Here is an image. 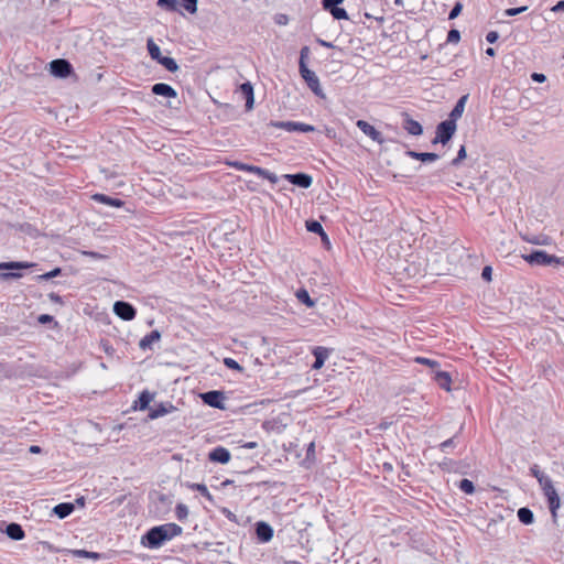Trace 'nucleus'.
Listing matches in <instances>:
<instances>
[{"label":"nucleus","instance_id":"f257e3e1","mask_svg":"<svg viewBox=\"0 0 564 564\" xmlns=\"http://www.w3.org/2000/svg\"><path fill=\"white\" fill-rule=\"evenodd\" d=\"M183 532L182 527L176 523H164L161 525H155L150 528L142 536H141V545L150 549L156 550L160 549L164 543L172 540L175 536L181 535Z\"/></svg>","mask_w":564,"mask_h":564},{"label":"nucleus","instance_id":"f03ea898","mask_svg":"<svg viewBox=\"0 0 564 564\" xmlns=\"http://www.w3.org/2000/svg\"><path fill=\"white\" fill-rule=\"evenodd\" d=\"M310 47L303 46L300 51V59H299V72L303 80L305 82L306 86L310 88V90L318 98L325 99L326 95L321 86L319 78L307 66V61L310 57Z\"/></svg>","mask_w":564,"mask_h":564},{"label":"nucleus","instance_id":"7ed1b4c3","mask_svg":"<svg viewBox=\"0 0 564 564\" xmlns=\"http://www.w3.org/2000/svg\"><path fill=\"white\" fill-rule=\"evenodd\" d=\"M299 444L290 443V447L285 448L286 460H293L305 468H310L315 463V444L314 442L303 443L299 449Z\"/></svg>","mask_w":564,"mask_h":564},{"label":"nucleus","instance_id":"20e7f679","mask_svg":"<svg viewBox=\"0 0 564 564\" xmlns=\"http://www.w3.org/2000/svg\"><path fill=\"white\" fill-rule=\"evenodd\" d=\"M36 267V263L26 261H7L0 262V281L17 280L23 276L21 270Z\"/></svg>","mask_w":564,"mask_h":564},{"label":"nucleus","instance_id":"39448f33","mask_svg":"<svg viewBox=\"0 0 564 564\" xmlns=\"http://www.w3.org/2000/svg\"><path fill=\"white\" fill-rule=\"evenodd\" d=\"M457 129V124L453 122V120H444L441 121L436 126L435 137L432 140V144L442 143L443 145L447 144L453 135L455 134Z\"/></svg>","mask_w":564,"mask_h":564},{"label":"nucleus","instance_id":"423d86ee","mask_svg":"<svg viewBox=\"0 0 564 564\" xmlns=\"http://www.w3.org/2000/svg\"><path fill=\"white\" fill-rule=\"evenodd\" d=\"M524 259L529 263H536L541 265H564V260L562 258L547 254L543 251H534L530 256H525Z\"/></svg>","mask_w":564,"mask_h":564},{"label":"nucleus","instance_id":"0eeeda50","mask_svg":"<svg viewBox=\"0 0 564 564\" xmlns=\"http://www.w3.org/2000/svg\"><path fill=\"white\" fill-rule=\"evenodd\" d=\"M202 401L208 406L225 410L224 401L226 399L225 393L219 390H209L200 394Z\"/></svg>","mask_w":564,"mask_h":564},{"label":"nucleus","instance_id":"6e6552de","mask_svg":"<svg viewBox=\"0 0 564 564\" xmlns=\"http://www.w3.org/2000/svg\"><path fill=\"white\" fill-rule=\"evenodd\" d=\"M113 313L123 321H132L137 315L135 307L126 301H117L113 304Z\"/></svg>","mask_w":564,"mask_h":564},{"label":"nucleus","instance_id":"1a4fd4ad","mask_svg":"<svg viewBox=\"0 0 564 564\" xmlns=\"http://www.w3.org/2000/svg\"><path fill=\"white\" fill-rule=\"evenodd\" d=\"M228 165L235 167L236 170L238 171H247V172H251V173H254L263 178H268L270 180L271 182L275 183L278 182V176L271 174L270 172L261 169V167H258V166H253V165H248V164H245V163H241V162H229Z\"/></svg>","mask_w":564,"mask_h":564},{"label":"nucleus","instance_id":"9d476101","mask_svg":"<svg viewBox=\"0 0 564 564\" xmlns=\"http://www.w3.org/2000/svg\"><path fill=\"white\" fill-rule=\"evenodd\" d=\"M73 67L66 59H54L50 63V72L58 78H66L72 74Z\"/></svg>","mask_w":564,"mask_h":564},{"label":"nucleus","instance_id":"9b49d317","mask_svg":"<svg viewBox=\"0 0 564 564\" xmlns=\"http://www.w3.org/2000/svg\"><path fill=\"white\" fill-rule=\"evenodd\" d=\"M173 497L171 495L158 494L153 501V510L156 516L163 517L171 511Z\"/></svg>","mask_w":564,"mask_h":564},{"label":"nucleus","instance_id":"f8f14e48","mask_svg":"<svg viewBox=\"0 0 564 564\" xmlns=\"http://www.w3.org/2000/svg\"><path fill=\"white\" fill-rule=\"evenodd\" d=\"M284 181H288L300 188H308L312 185L313 178L307 173L299 172L294 174H284Z\"/></svg>","mask_w":564,"mask_h":564},{"label":"nucleus","instance_id":"ddd939ff","mask_svg":"<svg viewBox=\"0 0 564 564\" xmlns=\"http://www.w3.org/2000/svg\"><path fill=\"white\" fill-rule=\"evenodd\" d=\"M305 227L308 232L316 234L321 237L323 247H330L328 235L325 232L322 224L318 220L310 219L305 221Z\"/></svg>","mask_w":564,"mask_h":564},{"label":"nucleus","instance_id":"4468645a","mask_svg":"<svg viewBox=\"0 0 564 564\" xmlns=\"http://www.w3.org/2000/svg\"><path fill=\"white\" fill-rule=\"evenodd\" d=\"M356 126L369 138H371L373 141L378 142L379 144H382L384 142V139L382 137V133L378 131L372 124L365 120H358Z\"/></svg>","mask_w":564,"mask_h":564},{"label":"nucleus","instance_id":"2eb2a0df","mask_svg":"<svg viewBox=\"0 0 564 564\" xmlns=\"http://www.w3.org/2000/svg\"><path fill=\"white\" fill-rule=\"evenodd\" d=\"M332 351H333V349L326 348L323 346L314 347L312 349V354L315 357V361L312 365V369H314V370L321 369L324 366L325 360L329 357Z\"/></svg>","mask_w":564,"mask_h":564},{"label":"nucleus","instance_id":"dca6fc26","mask_svg":"<svg viewBox=\"0 0 564 564\" xmlns=\"http://www.w3.org/2000/svg\"><path fill=\"white\" fill-rule=\"evenodd\" d=\"M175 410H176V408L171 402H161L150 409L148 416L151 420H155V419L164 416Z\"/></svg>","mask_w":564,"mask_h":564},{"label":"nucleus","instance_id":"f3484780","mask_svg":"<svg viewBox=\"0 0 564 564\" xmlns=\"http://www.w3.org/2000/svg\"><path fill=\"white\" fill-rule=\"evenodd\" d=\"M230 452L223 446L213 448L208 454V459L210 462L219 464H227L230 460Z\"/></svg>","mask_w":564,"mask_h":564},{"label":"nucleus","instance_id":"a211bd4d","mask_svg":"<svg viewBox=\"0 0 564 564\" xmlns=\"http://www.w3.org/2000/svg\"><path fill=\"white\" fill-rule=\"evenodd\" d=\"M403 129L411 135H421L423 133V127L422 124L414 120L410 115L404 113L403 115Z\"/></svg>","mask_w":564,"mask_h":564},{"label":"nucleus","instance_id":"6ab92c4d","mask_svg":"<svg viewBox=\"0 0 564 564\" xmlns=\"http://www.w3.org/2000/svg\"><path fill=\"white\" fill-rule=\"evenodd\" d=\"M256 535L260 542H269L273 536V529L264 521L256 523Z\"/></svg>","mask_w":564,"mask_h":564},{"label":"nucleus","instance_id":"aec40b11","mask_svg":"<svg viewBox=\"0 0 564 564\" xmlns=\"http://www.w3.org/2000/svg\"><path fill=\"white\" fill-rule=\"evenodd\" d=\"M316 129L312 124L297 121H284V131L288 132H314Z\"/></svg>","mask_w":564,"mask_h":564},{"label":"nucleus","instance_id":"412c9836","mask_svg":"<svg viewBox=\"0 0 564 564\" xmlns=\"http://www.w3.org/2000/svg\"><path fill=\"white\" fill-rule=\"evenodd\" d=\"M405 155L421 162H434L440 159V155L434 152H417L414 150L405 151Z\"/></svg>","mask_w":564,"mask_h":564},{"label":"nucleus","instance_id":"4be33fe9","mask_svg":"<svg viewBox=\"0 0 564 564\" xmlns=\"http://www.w3.org/2000/svg\"><path fill=\"white\" fill-rule=\"evenodd\" d=\"M3 532L13 541H20L25 536L22 525L15 522L7 524Z\"/></svg>","mask_w":564,"mask_h":564},{"label":"nucleus","instance_id":"5701e85b","mask_svg":"<svg viewBox=\"0 0 564 564\" xmlns=\"http://www.w3.org/2000/svg\"><path fill=\"white\" fill-rule=\"evenodd\" d=\"M152 93L158 96H164L167 98H175L177 96L176 90L164 83H158L152 86Z\"/></svg>","mask_w":564,"mask_h":564},{"label":"nucleus","instance_id":"b1692460","mask_svg":"<svg viewBox=\"0 0 564 564\" xmlns=\"http://www.w3.org/2000/svg\"><path fill=\"white\" fill-rule=\"evenodd\" d=\"M433 380L438 384L440 388L445 389L446 391L451 390L452 378L449 372L435 370Z\"/></svg>","mask_w":564,"mask_h":564},{"label":"nucleus","instance_id":"393cba45","mask_svg":"<svg viewBox=\"0 0 564 564\" xmlns=\"http://www.w3.org/2000/svg\"><path fill=\"white\" fill-rule=\"evenodd\" d=\"M154 399V393L143 390L140 394L138 400L135 401L134 409H139L141 411L149 410L150 411V403Z\"/></svg>","mask_w":564,"mask_h":564},{"label":"nucleus","instance_id":"a878e982","mask_svg":"<svg viewBox=\"0 0 564 564\" xmlns=\"http://www.w3.org/2000/svg\"><path fill=\"white\" fill-rule=\"evenodd\" d=\"M239 95L246 100V107L250 110L253 107V88L250 83H243L239 87Z\"/></svg>","mask_w":564,"mask_h":564},{"label":"nucleus","instance_id":"bb28decb","mask_svg":"<svg viewBox=\"0 0 564 564\" xmlns=\"http://www.w3.org/2000/svg\"><path fill=\"white\" fill-rule=\"evenodd\" d=\"M467 99H468V95H463L457 100L456 105L454 106V108L449 112L448 120H453V122L456 123V121L462 117V115L464 112Z\"/></svg>","mask_w":564,"mask_h":564},{"label":"nucleus","instance_id":"cd10ccee","mask_svg":"<svg viewBox=\"0 0 564 564\" xmlns=\"http://www.w3.org/2000/svg\"><path fill=\"white\" fill-rule=\"evenodd\" d=\"M160 339L161 333L158 329H153L139 341V347L142 350L151 349L152 344L159 341Z\"/></svg>","mask_w":564,"mask_h":564},{"label":"nucleus","instance_id":"c85d7f7f","mask_svg":"<svg viewBox=\"0 0 564 564\" xmlns=\"http://www.w3.org/2000/svg\"><path fill=\"white\" fill-rule=\"evenodd\" d=\"M74 509H75L74 503H72V502H62V503L56 505L53 508L52 512L57 518L65 519V518H67L74 511Z\"/></svg>","mask_w":564,"mask_h":564},{"label":"nucleus","instance_id":"c756f323","mask_svg":"<svg viewBox=\"0 0 564 564\" xmlns=\"http://www.w3.org/2000/svg\"><path fill=\"white\" fill-rule=\"evenodd\" d=\"M91 198L95 202H98L100 204H105V205H108V206H111V207H118L119 208V207L123 206V202L121 199L113 198V197L107 196L105 194H94L91 196Z\"/></svg>","mask_w":564,"mask_h":564},{"label":"nucleus","instance_id":"7c9ffc66","mask_svg":"<svg viewBox=\"0 0 564 564\" xmlns=\"http://www.w3.org/2000/svg\"><path fill=\"white\" fill-rule=\"evenodd\" d=\"M523 240L528 243L535 246L550 245V237L546 235H524L522 236Z\"/></svg>","mask_w":564,"mask_h":564},{"label":"nucleus","instance_id":"2f4dec72","mask_svg":"<svg viewBox=\"0 0 564 564\" xmlns=\"http://www.w3.org/2000/svg\"><path fill=\"white\" fill-rule=\"evenodd\" d=\"M518 519L521 523L529 525L534 522V514L531 509L522 507L517 512Z\"/></svg>","mask_w":564,"mask_h":564},{"label":"nucleus","instance_id":"473e14b6","mask_svg":"<svg viewBox=\"0 0 564 564\" xmlns=\"http://www.w3.org/2000/svg\"><path fill=\"white\" fill-rule=\"evenodd\" d=\"M187 488L198 491L203 497H205L209 502L214 503V497L208 491L206 485L198 482H188Z\"/></svg>","mask_w":564,"mask_h":564},{"label":"nucleus","instance_id":"72a5a7b5","mask_svg":"<svg viewBox=\"0 0 564 564\" xmlns=\"http://www.w3.org/2000/svg\"><path fill=\"white\" fill-rule=\"evenodd\" d=\"M72 553L76 557L89 558L94 561H99L104 558V555L101 553L87 550H73Z\"/></svg>","mask_w":564,"mask_h":564},{"label":"nucleus","instance_id":"f704fd0d","mask_svg":"<svg viewBox=\"0 0 564 564\" xmlns=\"http://www.w3.org/2000/svg\"><path fill=\"white\" fill-rule=\"evenodd\" d=\"M438 467L446 473L458 471V463L447 457H445L442 462L438 463Z\"/></svg>","mask_w":564,"mask_h":564},{"label":"nucleus","instance_id":"c9c22d12","mask_svg":"<svg viewBox=\"0 0 564 564\" xmlns=\"http://www.w3.org/2000/svg\"><path fill=\"white\" fill-rule=\"evenodd\" d=\"M147 47H148L149 55L151 56L152 59L159 62V59H161L163 57L161 55V50H160L159 45L153 41V39L148 40Z\"/></svg>","mask_w":564,"mask_h":564},{"label":"nucleus","instance_id":"e433bc0d","mask_svg":"<svg viewBox=\"0 0 564 564\" xmlns=\"http://www.w3.org/2000/svg\"><path fill=\"white\" fill-rule=\"evenodd\" d=\"M296 299L305 304L307 307H313L315 302L311 299L308 292L305 289H300L295 293Z\"/></svg>","mask_w":564,"mask_h":564},{"label":"nucleus","instance_id":"4c0bfd02","mask_svg":"<svg viewBox=\"0 0 564 564\" xmlns=\"http://www.w3.org/2000/svg\"><path fill=\"white\" fill-rule=\"evenodd\" d=\"M62 273H63L62 268L56 267V268H54L53 270H51V271H48L46 273L37 275L35 279H36L37 282L48 281V280H51L53 278L62 275Z\"/></svg>","mask_w":564,"mask_h":564},{"label":"nucleus","instance_id":"58836bf2","mask_svg":"<svg viewBox=\"0 0 564 564\" xmlns=\"http://www.w3.org/2000/svg\"><path fill=\"white\" fill-rule=\"evenodd\" d=\"M158 63L161 64L162 66H164L169 72H172V73H174L178 69L177 63L172 57L163 56L161 59H159Z\"/></svg>","mask_w":564,"mask_h":564},{"label":"nucleus","instance_id":"ea45409f","mask_svg":"<svg viewBox=\"0 0 564 564\" xmlns=\"http://www.w3.org/2000/svg\"><path fill=\"white\" fill-rule=\"evenodd\" d=\"M458 488L467 495H473L475 492L474 482L467 478H464L459 481Z\"/></svg>","mask_w":564,"mask_h":564},{"label":"nucleus","instance_id":"a19ab883","mask_svg":"<svg viewBox=\"0 0 564 564\" xmlns=\"http://www.w3.org/2000/svg\"><path fill=\"white\" fill-rule=\"evenodd\" d=\"M546 500H547L552 517L556 518V511L561 507V499H560L558 495L552 496V497L547 498Z\"/></svg>","mask_w":564,"mask_h":564},{"label":"nucleus","instance_id":"79ce46f5","mask_svg":"<svg viewBox=\"0 0 564 564\" xmlns=\"http://www.w3.org/2000/svg\"><path fill=\"white\" fill-rule=\"evenodd\" d=\"M156 4L166 11L173 12L177 10L178 2L177 0H158Z\"/></svg>","mask_w":564,"mask_h":564},{"label":"nucleus","instance_id":"37998d69","mask_svg":"<svg viewBox=\"0 0 564 564\" xmlns=\"http://www.w3.org/2000/svg\"><path fill=\"white\" fill-rule=\"evenodd\" d=\"M175 514L178 521H184L188 516V508L186 505L180 502L175 507Z\"/></svg>","mask_w":564,"mask_h":564},{"label":"nucleus","instance_id":"c03bdc74","mask_svg":"<svg viewBox=\"0 0 564 564\" xmlns=\"http://www.w3.org/2000/svg\"><path fill=\"white\" fill-rule=\"evenodd\" d=\"M329 13L332 14V17L335 20H348L349 19L347 11L339 6L336 7L335 9H333L332 11H329Z\"/></svg>","mask_w":564,"mask_h":564},{"label":"nucleus","instance_id":"a18cd8bd","mask_svg":"<svg viewBox=\"0 0 564 564\" xmlns=\"http://www.w3.org/2000/svg\"><path fill=\"white\" fill-rule=\"evenodd\" d=\"M262 427L270 432V431H280L281 424L280 421L276 419L267 420L262 423Z\"/></svg>","mask_w":564,"mask_h":564},{"label":"nucleus","instance_id":"49530a36","mask_svg":"<svg viewBox=\"0 0 564 564\" xmlns=\"http://www.w3.org/2000/svg\"><path fill=\"white\" fill-rule=\"evenodd\" d=\"M467 156V153H466V147L465 145H460L458 152H457V155L455 159L452 160L451 162V165L453 166H458L463 160H465Z\"/></svg>","mask_w":564,"mask_h":564},{"label":"nucleus","instance_id":"de8ad7c7","mask_svg":"<svg viewBox=\"0 0 564 564\" xmlns=\"http://www.w3.org/2000/svg\"><path fill=\"white\" fill-rule=\"evenodd\" d=\"M224 365L230 369V370H236V371H239V372H242L243 371V367L239 365V362L232 358H225L224 359Z\"/></svg>","mask_w":564,"mask_h":564},{"label":"nucleus","instance_id":"09e8293b","mask_svg":"<svg viewBox=\"0 0 564 564\" xmlns=\"http://www.w3.org/2000/svg\"><path fill=\"white\" fill-rule=\"evenodd\" d=\"M414 361L416 364L425 365V366L430 367L433 370L440 366V364L436 360L429 359V358H425V357H415Z\"/></svg>","mask_w":564,"mask_h":564},{"label":"nucleus","instance_id":"8fccbe9b","mask_svg":"<svg viewBox=\"0 0 564 564\" xmlns=\"http://www.w3.org/2000/svg\"><path fill=\"white\" fill-rule=\"evenodd\" d=\"M343 2L344 0H322V7L325 11L329 12Z\"/></svg>","mask_w":564,"mask_h":564},{"label":"nucleus","instance_id":"3c124183","mask_svg":"<svg viewBox=\"0 0 564 564\" xmlns=\"http://www.w3.org/2000/svg\"><path fill=\"white\" fill-rule=\"evenodd\" d=\"M184 9L191 14L196 13L198 0H182Z\"/></svg>","mask_w":564,"mask_h":564},{"label":"nucleus","instance_id":"603ef678","mask_svg":"<svg viewBox=\"0 0 564 564\" xmlns=\"http://www.w3.org/2000/svg\"><path fill=\"white\" fill-rule=\"evenodd\" d=\"M527 10H528L527 6L510 8V9L505 10L503 15L514 17V15L525 12Z\"/></svg>","mask_w":564,"mask_h":564},{"label":"nucleus","instance_id":"864d4df0","mask_svg":"<svg viewBox=\"0 0 564 564\" xmlns=\"http://www.w3.org/2000/svg\"><path fill=\"white\" fill-rule=\"evenodd\" d=\"M460 40V32L457 29H452L447 33V43H458Z\"/></svg>","mask_w":564,"mask_h":564},{"label":"nucleus","instance_id":"5fc2aeb1","mask_svg":"<svg viewBox=\"0 0 564 564\" xmlns=\"http://www.w3.org/2000/svg\"><path fill=\"white\" fill-rule=\"evenodd\" d=\"M462 10H463V4L460 2H456L448 13V20L456 19L460 14Z\"/></svg>","mask_w":564,"mask_h":564},{"label":"nucleus","instance_id":"6e6d98bb","mask_svg":"<svg viewBox=\"0 0 564 564\" xmlns=\"http://www.w3.org/2000/svg\"><path fill=\"white\" fill-rule=\"evenodd\" d=\"M37 322L42 325L54 323L55 326H57V322H55L54 317L48 314H41L37 317Z\"/></svg>","mask_w":564,"mask_h":564},{"label":"nucleus","instance_id":"4d7b16f0","mask_svg":"<svg viewBox=\"0 0 564 564\" xmlns=\"http://www.w3.org/2000/svg\"><path fill=\"white\" fill-rule=\"evenodd\" d=\"M538 482H539L542 491L553 487V482H552L551 478L546 475L544 477L540 478V480H538Z\"/></svg>","mask_w":564,"mask_h":564},{"label":"nucleus","instance_id":"13d9d810","mask_svg":"<svg viewBox=\"0 0 564 564\" xmlns=\"http://www.w3.org/2000/svg\"><path fill=\"white\" fill-rule=\"evenodd\" d=\"M455 437L456 436H453V437L442 442L438 445L440 449L445 453V452H447L448 448L454 447L455 446Z\"/></svg>","mask_w":564,"mask_h":564},{"label":"nucleus","instance_id":"bf43d9fd","mask_svg":"<svg viewBox=\"0 0 564 564\" xmlns=\"http://www.w3.org/2000/svg\"><path fill=\"white\" fill-rule=\"evenodd\" d=\"M82 254H83V256H86V257H90V258H93V259H95V260L105 259V258L107 257V256H105V254H101V253H99V252L91 251V250H89V249H83V250H82Z\"/></svg>","mask_w":564,"mask_h":564},{"label":"nucleus","instance_id":"052dcab7","mask_svg":"<svg viewBox=\"0 0 564 564\" xmlns=\"http://www.w3.org/2000/svg\"><path fill=\"white\" fill-rule=\"evenodd\" d=\"M530 474L536 478V480H540V478L544 477L545 474L540 469L539 465L534 464L530 467Z\"/></svg>","mask_w":564,"mask_h":564},{"label":"nucleus","instance_id":"680f3d73","mask_svg":"<svg viewBox=\"0 0 564 564\" xmlns=\"http://www.w3.org/2000/svg\"><path fill=\"white\" fill-rule=\"evenodd\" d=\"M491 275H492V268L490 265L484 267V269L481 271L482 280H485L486 282H490L492 279Z\"/></svg>","mask_w":564,"mask_h":564},{"label":"nucleus","instance_id":"e2e57ef3","mask_svg":"<svg viewBox=\"0 0 564 564\" xmlns=\"http://www.w3.org/2000/svg\"><path fill=\"white\" fill-rule=\"evenodd\" d=\"M47 296H48L50 301L53 302V303H56V304H59V305H64L65 304L63 297L61 295H58L57 293H55V292L48 293Z\"/></svg>","mask_w":564,"mask_h":564},{"label":"nucleus","instance_id":"0e129e2a","mask_svg":"<svg viewBox=\"0 0 564 564\" xmlns=\"http://www.w3.org/2000/svg\"><path fill=\"white\" fill-rule=\"evenodd\" d=\"M499 39V33L497 31H489L486 35V41L490 44H494Z\"/></svg>","mask_w":564,"mask_h":564},{"label":"nucleus","instance_id":"69168bd1","mask_svg":"<svg viewBox=\"0 0 564 564\" xmlns=\"http://www.w3.org/2000/svg\"><path fill=\"white\" fill-rule=\"evenodd\" d=\"M531 79L535 83H544L546 80V76L542 73H532L531 74Z\"/></svg>","mask_w":564,"mask_h":564},{"label":"nucleus","instance_id":"338daca9","mask_svg":"<svg viewBox=\"0 0 564 564\" xmlns=\"http://www.w3.org/2000/svg\"><path fill=\"white\" fill-rule=\"evenodd\" d=\"M221 513L230 521L232 522H237V517L234 512H231L229 509L227 508H223L221 509Z\"/></svg>","mask_w":564,"mask_h":564},{"label":"nucleus","instance_id":"774afa93","mask_svg":"<svg viewBox=\"0 0 564 564\" xmlns=\"http://www.w3.org/2000/svg\"><path fill=\"white\" fill-rule=\"evenodd\" d=\"M551 10L555 13L563 12L564 11V0H560L558 2H556V4H554Z\"/></svg>","mask_w":564,"mask_h":564}]
</instances>
